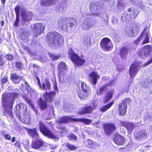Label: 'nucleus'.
Listing matches in <instances>:
<instances>
[{
  "instance_id": "nucleus-1",
  "label": "nucleus",
  "mask_w": 152,
  "mask_h": 152,
  "mask_svg": "<svg viewBox=\"0 0 152 152\" xmlns=\"http://www.w3.org/2000/svg\"><path fill=\"white\" fill-rule=\"evenodd\" d=\"M45 39L46 42L51 46H60L64 44V37L55 31L48 32Z\"/></svg>"
},
{
  "instance_id": "nucleus-2",
  "label": "nucleus",
  "mask_w": 152,
  "mask_h": 152,
  "mask_svg": "<svg viewBox=\"0 0 152 152\" xmlns=\"http://www.w3.org/2000/svg\"><path fill=\"white\" fill-rule=\"evenodd\" d=\"M75 122H81L86 125H89L91 123L92 120L91 119L84 118H75L68 116L65 115L60 117L56 121V123L58 125L61 124H67L68 123Z\"/></svg>"
},
{
  "instance_id": "nucleus-3",
  "label": "nucleus",
  "mask_w": 152,
  "mask_h": 152,
  "mask_svg": "<svg viewBox=\"0 0 152 152\" xmlns=\"http://www.w3.org/2000/svg\"><path fill=\"white\" fill-rule=\"evenodd\" d=\"M45 101L40 98L39 99V105L40 109L42 110H45L47 108L46 102L51 103L53 101L56 95V92L54 91H50L49 92L46 91L43 94Z\"/></svg>"
},
{
  "instance_id": "nucleus-4",
  "label": "nucleus",
  "mask_w": 152,
  "mask_h": 152,
  "mask_svg": "<svg viewBox=\"0 0 152 152\" xmlns=\"http://www.w3.org/2000/svg\"><path fill=\"white\" fill-rule=\"evenodd\" d=\"M69 55L70 56L71 60L77 66H82L85 64V59L79 56L72 51V49L69 53Z\"/></svg>"
},
{
  "instance_id": "nucleus-5",
  "label": "nucleus",
  "mask_w": 152,
  "mask_h": 152,
  "mask_svg": "<svg viewBox=\"0 0 152 152\" xmlns=\"http://www.w3.org/2000/svg\"><path fill=\"white\" fill-rule=\"evenodd\" d=\"M131 101L130 98H126L118 104V111L120 115L124 116L126 115L127 108V105L129 104Z\"/></svg>"
},
{
  "instance_id": "nucleus-6",
  "label": "nucleus",
  "mask_w": 152,
  "mask_h": 152,
  "mask_svg": "<svg viewBox=\"0 0 152 152\" xmlns=\"http://www.w3.org/2000/svg\"><path fill=\"white\" fill-rule=\"evenodd\" d=\"M80 87L81 90L77 93V96L81 99H86L91 93V89L84 82H81Z\"/></svg>"
},
{
  "instance_id": "nucleus-7",
  "label": "nucleus",
  "mask_w": 152,
  "mask_h": 152,
  "mask_svg": "<svg viewBox=\"0 0 152 152\" xmlns=\"http://www.w3.org/2000/svg\"><path fill=\"white\" fill-rule=\"evenodd\" d=\"M100 46L103 50L110 51L113 48V45L109 38L107 37H104L100 42Z\"/></svg>"
},
{
  "instance_id": "nucleus-8",
  "label": "nucleus",
  "mask_w": 152,
  "mask_h": 152,
  "mask_svg": "<svg viewBox=\"0 0 152 152\" xmlns=\"http://www.w3.org/2000/svg\"><path fill=\"white\" fill-rule=\"evenodd\" d=\"M39 128L40 132L45 136L51 139L56 138V136L49 130L42 121H40L39 122Z\"/></svg>"
},
{
  "instance_id": "nucleus-9",
  "label": "nucleus",
  "mask_w": 152,
  "mask_h": 152,
  "mask_svg": "<svg viewBox=\"0 0 152 152\" xmlns=\"http://www.w3.org/2000/svg\"><path fill=\"white\" fill-rule=\"evenodd\" d=\"M14 103V99H11L9 97L8 94H4L1 97V103L4 108L8 107L13 109Z\"/></svg>"
},
{
  "instance_id": "nucleus-10",
  "label": "nucleus",
  "mask_w": 152,
  "mask_h": 152,
  "mask_svg": "<svg viewBox=\"0 0 152 152\" xmlns=\"http://www.w3.org/2000/svg\"><path fill=\"white\" fill-rule=\"evenodd\" d=\"M140 61H134L130 66L129 72V75L131 77L134 78L140 70L139 68L140 66Z\"/></svg>"
},
{
  "instance_id": "nucleus-11",
  "label": "nucleus",
  "mask_w": 152,
  "mask_h": 152,
  "mask_svg": "<svg viewBox=\"0 0 152 152\" xmlns=\"http://www.w3.org/2000/svg\"><path fill=\"white\" fill-rule=\"evenodd\" d=\"M151 47L150 45L145 46L141 49L138 50L137 53L138 56L142 58H145L148 56L150 54Z\"/></svg>"
},
{
  "instance_id": "nucleus-12",
  "label": "nucleus",
  "mask_w": 152,
  "mask_h": 152,
  "mask_svg": "<svg viewBox=\"0 0 152 152\" xmlns=\"http://www.w3.org/2000/svg\"><path fill=\"white\" fill-rule=\"evenodd\" d=\"M21 17L22 20L27 22L31 21L33 17V12L29 11L27 9H23L21 12Z\"/></svg>"
},
{
  "instance_id": "nucleus-13",
  "label": "nucleus",
  "mask_w": 152,
  "mask_h": 152,
  "mask_svg": "<svg viewBox=\"0 0 152 152\" xmlns=\"http://www.w3.org/2000/svg\"><path fill=\"white\" fill-rule=\"evenodd\" d=\"M45 28V26L42 23H37L34 24V36L35 37H37L38 36L41 34L43 33Z\"/></svg>"
},
{
  "instance_id": "nucleus-14",
  "label": "nucleus",
  "mask_w": 152,
  "mask_h": 152,
  "mask_svg": "<svg viewBox=\"0 0 152 152\" xmlns=\"http://www.w3.org/2000/svg\"><path fill=\"white\" fill-rule=\"evenodd\" d=\"M104 132L107 135H110L112 132L116 130V127L112 123L105 124L103 126Z\"/></svg>"
},
{
  "instance_id": "nucleus-15",
  "label": "nucleus",
  "mask_w": 152,
  "mask_h": 152,
  "mask_svg": "<svg viewBox=\"0 0 152 152\" xmlns=\"http://www.w3.org/2000/svg\"><path fill=\"white\" fill-rule=\"evenodd\" d=\"M113 141L116 144L121 146L125 144V139L124 136L119 134H115L113 138Z\"/></svg>"
},
{
  "instance_id": "nucleus-16",
  "label": "nucleus",
  "mask_w": 152,
  "mask_h": 152,
  "mask_svg": "<svg viewBox=\"0 0 152 152\" xmlns=\"http://www.w3.org/2000/svg\"><path fill=\"white\" fill-rule=\"evenodd\" d=\"M88 77L91 83L94 85L96 84L98 80L100 78V76L98 74L93 71L88 75Z\"/></svg>"
},
{
  "instance_id": "nucleus-17",
  "label": "nucleus",
  "mask_w": 152,
  "mask_h": 152,
  "mask_svg": "<svg viewBox=\"0 0 152 152\" xmlns=\"http://www.w3.org/2000/svg\"><path fill=\"white\" fill-rule=\"evenodd\" d=\"M44 143V141L41 139H36L32 141L31 146L33 148L38 150L42 147Z\"/></svg>"
},
{
  "instance_id": "nucleus-18",
  "label": "nucleus",
  "mask_w": 152,
  "mask_h": 152,
  "mask_svg": "<svg viewBox=\"0 0 152 152\" xmlns=\"http://www.w3.org/2000/svg\"><path fill=\"white\" fill-rule=\"evenodd\" d=\"M96 107L95 105L93 107L90 105L84 107L79 111V113L81 115L91 113Z\"/></svg>"
},
{
  "instance_id": "nucleus-19",
  "label": "nucleus",
  "mask_w": 152,
  "mask_h": 152,
  "mask_svg": "<svg viewBox=\"0 0 152 152\" xmlns=\"http://www.w3.org/2000/svg\"><path fill=\"white\" fill-rule=\"evenodd\" d=\"M25 107V104L23 103H21L17 104L15 106L14 110L16 116L19 119H21V116L20 115V111H23Z\"/></svg>"
},
{
  "instance_id": "nucleus-20",
  "label": "nucleus",
  "mask_w": 152,
  "mask_h": 152,
  "mask_svg": "<svg viewBox=\"0 0 152 152\" xmlns=\"http://www.w3.org/2000/svg\"><path fill=\"white\" fill-rule=\"evenodd\" d=\"M101 7L100 5L98 2H91L90 4L89 8L93 13H97V10Z\"/></svg>"
},
{
  "instance_id": "nucleus-21",
  "label": "nucleus",
  "mask_w": 152,
  "mask_h": 152,
  "mask_svg": "<svg viewBox=\"0 0 152 152\" xmlns=\"http://www.w3.org/2000/svg\"><path fill=\"white\" fill-rule=\"evenodd\" d=\"M27 133L29 136L32 138H38L39 134L37 132V129L34 128L33 129H26Z\"/></svg>"
},
{
  "instance_id": "nucleus-22",
  "label": "nucleus",
  "mask_w": 152,
  "mask_h": 152,
  "mask_svg": "<svg viewBox=\"0 0 152 152\" xmlns=\"http://www.w3.org/2000/svg\"><path fill=\"white\" fill-rule=\"evenodd\" d=\"M22 79V76H18L16 73L11 74L10 75V79L14 83L18 84Z\"/></svg>"
},
{
  "instance_id": "nucleus-23",
  "label": "nucleus",
  "mask_w": 152,
  "mask_h": 152,
  "mask_svg": "<svg viewBox=\"0 0 152 152\" xmlns=\"http://www.w3.org/2000/svg\"><path fill=\"white\" fill-rule=\"evenodd\" d=\"M66 65L63 61L60 62L58 65L57 69L59 74H61V72L66 69Z\"/></svg>"
},
{
  "instance_id": "nucleus-24",
  "label": "nucleus",
  "mask_w": 152,
  "mask_h": 152,
  "mask_svg": "<svg viewBox=\"0 0 152 152\" xmlns=\"http://www.w3.org/2000/svg\"><path fill=\"white\" fill-rule=\"evenodd\" d=\"M12 109H11L8 107L4 108V110L3 112L4 115L7 117L10 116L12 118H13L14 115L12 110Z\"/></svg>"
},
{
  "instance_id": "nucleus-25",
  "label": "nucleus",
  "mask_w": 152,
  "mask_h": 152,
  "mask_svg": "<svg viewBox=\"0 0 152 152\" xmlns=\"http://www.w3.org/2000/svg\"><path fill=\"white\" fill-rule=\"evenodd\" d=\"M114 101L113 100L108 104L102 106L99 109L100 111L102 112H104L107 111L112 107L114 104Z\"/></svg>"
},
{
  "instance_id": "nucleus-26",
  "label": "nucleus",
  "mask_w": 152,
  "mask_h": 152,
  "mask_svg": "<svg viewBox=\"0 0 152 152\" xmlns=\"http://www.w3.org/2000/svg\"><path fill=\"white\" fill-rule=\"evenodd\" d=\"M134 136L137 139H141L146 136V134L144 132L140 131L135 132L134 134Z\"/></svg>"
},
{
  "instance_id": "nucleus-27",
  "label": "nucleus",
  "mask_w": 152,
  "mask_h": 152,
  "mask_svg": "<svg viewBox=\"0 0 152 152\" xmlns=\"http://www.w3.org/2000/svg\"><path fill=\"white\" fill-rule=\"evenodd\" d=\"M66 151H72L76 150L77 147L75 145L70 143L67 142L65 143Z\"/></svg>"
},
{
  "instance_id": "nucleus-28",
  "label": "nucleus",
  "mask_w": 152,
  "mask_h": 152,
  "mask_svg": "<svg viewBox=\"0 0 152 152\" xmlns=\"http://www.w3.org/2000/svg\"><path fill=\"white\" fill-rule=\"evenodd\" d=\"M129 49L126 47H122L120 50V55L121 57L125 58L127 57L128 52Z\"/></svg>"
},
{
  "instance_id": "nucleus-29",
  "label": "nucleus",
  "mask_w": 152,
  "mask_h": 152,
  "mask_svg": "<svg viewBox=\"0 0 152 152\" xmlns=\"http://www.w3.org/2000/svg\"><path fill=\"white\" fill-rule=\"evenodd\" d=\"M113 94V90H110L107 92L105 97L104 101V102L107 103V102L112 98Z\"/></svg>"
},
{
  "instance_id": "nucleus-30",
  "label": "nucleus",
  "mask_w": 152,
  "mask_h": 152,
  "mask_svg": "<svg viewBox=\"0 0 152 152\" xmlns=\"http://www.w3.org/2000/svg\"><path fill=\"white\" fill-rule=\"evenodd\" d=\"M45 83H42V88L41 89H42L43 90H45L46 91L47 90H50V84L49 81L46 79L45 81Z\"/></svg>"
},
{
  "instance_id": "nucleus-31",
  "label": "nucleus",
  "mask_w": 152,
  "mask_h": 152,
  "mask_svg": "<svg viewBox=\"0 0 152 152\" xmlns=\"http://www.w3.org/2000/svg\"><path fill=\"white\" fill-rule=\"evenodd\" d=\"M109 85L108 84L103 85L102 86L99 88V91L97 92V94L98 95H101L104 93L107 90V86Z\"/></svg>"
},
{
  "instance_id": "nucleus-32",
  "label": "nucleus",
  "mask_w": 152,
  "mask_h": 152,
  "mask_svg": "<svg viewBox=\"0 0 152 152\" xmlns=\"http://www.w3.org/2000/svg\"><path fill=\"white\" fill-rule=\"evenodd\" d=\"M132 18L131 14H126L122 16L121 19L123 21H125L126 23L129 21Z\"/></svg>"
},
{
  "instance_id": "nucleus-33",
  "label": "nucleus",
  "mask_w": 152,
  "mask_h": 152,
  "mask_svg": "<svg viewBox=\"0 0 152 152\" xmlns=\"http://www.w3.org/2000/svg\"><path fill=\"white\" fill-rule=\"evenodd\" d=\"M85 145L88 148H92L94 145L93 142L90 139H88L85 142Z\"/></svg>"
},
{
  "instance_id": "nucleus-34",
  "label": "nucleus",
  "mask_w": 152,
  "mask_h": 152,
  "mask_svg": "<svg viewBox=\"0 0 152 152\" xmlns=\"http://www.w3.org/2000/svg\"><path fill=\"white\" fill-rule=\"evenodd\" d=\"M48 54L50 58L52 61L57 60L61 57L60 55H56L50 53H49Z\"/></svg>"
},
{
  "instance_id": "nucleus-35",
  "label": "nucleus",
  "mask_w": 152,
  "mask_h": 152,
  "mask_svg": "<svg viewBox=\"0 0 152 152\" xmlns=\"http://www.w3.org/2000/svg\"><path fill=\"white\" fill-rule=\"evenodd\" d=\"M126 128L128 131H131L134 129V125L132 123L128 122Z\"/></svg>"
},
{
  "instance_id": "nucleus-36",
  "label": "nucleus",
  "mask_w": 152,
  "mask_h": 152,
  "mask_svg": "<svg viewBox=\"0 0 152 152\" xmlns=\"http://www.w3.org/2000/svg\"><path fill=\"white\" fill-rule=\"evenodd\" d=\"M9 94V97L12 99H14L15 102V99L17 98L19 96V94L16 92H12Z\"/></svg>"
},
{
  "instance_id": "nucleus-37",
  "label": "nucleus",
  "mask_w": 152,
  "mask_h": 152,
  "mask_svg": "<svg viewBox=\"0 0 152 152\" xmlns=\"http://www.w3.org/2000/svg\"><path fill=\"white\" fill-rule=\"evenodd\" d=\"M67 137L70 140L77 141V137L73 133H70V134L67 136Z\"/></svg>"
},
{
  "instance_id": "nucleus-38",
  "label": "nucleus",
  "mask_w": 152,
  "mask_h": 152,
  "mask_svg": "<svg viewBox=\"0 0 152 152\" xmlns=\"http://www.w3.org/2000/svg\"><path fill=\"white\" fill-rule=\"evenodd\" d=\"M15 66L16 68L20 69H22V66H23V64L20 61L16 62H15Z\"/></svg>"
},
{
  "instance_id": "nucleus-39",
  "label": "nucleus",
  "mask_w": 152,
  "mask_h": 152,
  "mask_svg": "<svg viewBox=\"0 0 152 152\" xmlns=\"http://www.w3.org/2000/svg\"><path fill=\"white\" fill-rule=\"evenodd\" d=\"M16 16H19L20 7L19 5L16 6L14 8Z\"/></svg>"
},
{
  "instance_id": "nucleus-40",
  "label": "nucleus",
  "mask_w": 152,
  "mask_h": 152,
  "mask_svg": "<svg viewBox=\"0 0 152 152\" xmlns=\"http://www.w3.org/2000/svg\"><path fill=\"white\" fill-rule=\"evenodd\" d=\"M8 81V77L7 75H6L3 77L1 79V84H5Z\"/></svg>"
},
{
  "instance_id": "nucleus-41",
  "label": "nucleus",
  "mask_w": 152,
  "mask_h": 152,
  "mask_svg": "<svg viewBox=\"0 0 152 152\" xmlns=\"http://www.w3.org/2000/svg\"><path fill=\"white\" fill-rule=\"evenodd\" d=\"M14 145L16 148H18L19 149L21 148V144L20 140H18L16 141L14 144Z\"/></svg>"
},
{
  "instance_id": "nucleus-42",
  "label": "nucleus",
  "mask_w": 152,
  "mask_h": 152,
  "mask_svg": "<svg viewBox=\"0 0 152 152\" xmlns=\"http://www.w3.org/2000/svg\"><path fill=\"white\" fill-rule=\"evenodd\" d=\"M19 20V16H16V19L15 22L14 23L13 25L15 26H18Z\"/></svg>"
},
{
  "instance_id": "nucleus-43",
  "label": "nucleus",
  "mask_w": 152,
  "mask_h": 152,
  "mask_svg": "<svg viewBox=\"0 0 152 152\" xmlns=\"http://www.w3.org/2000/svg\"><path fill=\"white\" fill-rule=\"evenodd\" d=\"M5 56L7 60L11 61L13 59V56L10 54H7Z\"/></svg>"
},
{
  "instance_id": "nucleus-44",
  "label": "nucleus",
  "mask_w": 152,
  "mask_h": 152,
  "mask_svg": "<svg viewBox=\"0 0 152 152\" xmlns=\"http://www.w3.org/2000/svg\"><path fill=\"white\" fill-rule=\"evenodd\" d=\"M149 42V38L148 36H147L144 41L142 42V44H146Z\"/></svg>"
},
{
  "instance_id": "nucleus-45",
  "label": "nucleus",
  "mask_w": 152,
  "mask_h": 152,
  "mask_svg": "<svg viewBox=\"0 0 152 152\" xmlns=\"http://www.w3.org/2000/svg\"><path fill=\"white\" fill-rule=\"evenodd\" d=\"M142 38L141 36L139 37L137 39L134 40V43L136 45L138 44L141 41Z\"/></svg>"
},
{
  "instance_id": "nucleus-46",
  "label": "nucleus",
  "mask_w": 152,
  "mask_h": 152,
  "mask_svg": "<svg viewBox=\"0 0 152 152\" xmlns=\"http://www.w3.org/2000/svg\"><path fill=\"white\" fill-rule=\"evenodd\" d=\"M128 123L124 121H121L120 124L121 126H123L126 128Z\"/></svg>"
},
{
  "instance_id": "nucleus-47",
  "label": "nucleus",
  "mask_w": 152,
  "mask_h": 152,
  "mask_svg": "<svg viewBox=\"0 0 152 152\" xmlns=\"http://www.w3.org/2000/svg\"><path fill=\"white\" fill-rule=\"evenodd\" d=\"M4 137L5 138L9 140H10L11 139L10 136L8 134H5L4 135Z\"/></svg>"
},
{
  "instance_id": "nucleus-48",
  "label": "nucleus",
  "mask_w": 152,
  "mask_h": 152,
  "mask_svg": "<svg viewBox=\"0 0 152 152\" xmlns=\"http://www.w3.org/2000/svg\"><path fill=\"white\" fill-rule=\"evenodd\" d=\"M152 63V57L148 61L144 64V66H146Z\"/></svg>"
},
{
  "instance_id": "nucleus-49",
  "label": "nucleus",
  "mask_w": 152,
  "mask_h": 152,
  "mask_svg": "<svg viewBox=\"0 0 152 152\" xmlns=\"http://www.w3.org/2000/svg\"><path fill=\"white\" fill-rule=\"evenodd\" d=\"M56 9L58 11H62L64 10V7L62 6H60L58 8L57 7Z\"/></svg>"
},
{
  "instance_id": "nucleus-50",
  "label": "nucleus",
  "mask_w": 152,
  "mask_h": 152,
  "mask_svg": "<svg viewBox=\"0 0 152 152\" xmlns=\"http://www.w3.org/2000/svg\"><path fill=\"white\" fill-rule=\"evenodd\" d=\"M57 128L59 130H61L62 131H64L66 130V128L64 126H58Z\"/></svg>"
},
{
  "instance_id": "nucleus-51",
  "label": "nucleus",
  "mask_w": 152,
  "mask_h": 152,
  "mask_svg": "<svg viewBox=\"0 0 152 152\" xmlns=\"http://www.w3.org/2000/svg\"><path fill=\"white\" fill-rule=\"evenodd\" d=\"M23 49L24 50H26L28 53H30V50L28 47H25L23 48Z\"/></svg>"
},
{
  "instance_id": "nucleus-52",
  "label": "nucleus",
  "mask_w": 152,
  "mask_h": 152,
  "mask_svg": "<svg viewBox=\"0 0 152 152\" xmlns=\"http://www.w3.org/2000/svg\"><path fill=\"white\" fill-rule=\"evenodd\" d=\"M54 87L55 90H56H56H58V88H57V84H56V81H55L54 82Z\"/></svg>"
},
{
  "instance_id": "nucleus-53",
  "label": "nucleus",
  "mask_w": 152,
  "mask_h": 152,
  "mask_svg": "<svg viewBox=\"0 0 152 152\" xmlns=\"http://www.w3.org/2000/svg\"><path fill=\"white\" fill-rule=\"evenodd\" d=\"M37 82H38V85L39 86L40 88H42V86L41 85V83L40 82V80H39V81H37Z\"/></svg>"
},
{
  "instance_id": "nucleus-54",
  "label": "nucleus",
  "mask_w": 152,
  "mask_h": 152,
  "mask_svg": "<svg viewBox=\"0 0 152 152\" xmlns=\"http://www.w3.org/2000/svg\"><path fill=\"white\" fill-rule=\"evenodd\" d=\"M15 141V137H12V138L11 141L12 142H14Z\"/></svg>"
},
{
  "instance_id": "nucleus-55",
  "label": "nucleus",
  "mask_w": 152,
  "mask_h": 152,
  "mask_svg": "<svg viewBox=\"0 0 152 152\" xmlns=\"http://www.w3.org/2000/svg\"><path fill=\"white\" fill-rule=\"evenodd\" d=\"M69 26L72 27L74 26V24L73 22H70L69 23Z\"/></svg>"
},
{
  "instance_id": "nucleus-56",
  "label": "nucleus",
  "mask_w": 152,
  "mask_h": 152,
  "mask_svg": "<svg viewBox=\"0 0 152 152\" xmlns=\"http://www.w3.org/2000/svg\"><path fill=\"white\" fill-rule=\"evenodd\" d=\"M132 15H133V18L135 19L137 17V15H136L135 13H133Z\"/></svg>"
},
{
  "instance_id": "nucleus-57",
  "label": "nucleus",
  "mask_w": 152,
  "mask_h": 152,
  "mask_svg": "<svg viewBox=\"0 0 152 152\" xmlns=\"http://www.w3.org/2000/svg\"><path fill=\"white\" fill-rule=\"evenodd\" d=\"M1 3L2 4L4 5L5 3L6 0H1Z\"/></svg>"
},
{
  "instance_id": "nucleus-58",
  "label": "nucleus",
  "mask_w": 152,
  "mask_h": 152,
  "mask_svg": "<svg viewBox=\"0 0 152 152\" xmlns=\"http://www.w3.org/2000/svg\"><path fill=\"white\" fill-rule=\"evenodd\" d=\"M2 55H0V62L2 61Z\"/></svg>"
},
{
  "instance_id": "nucleus-59",
  "label": "nucleus",
  "mask_w": 152,
  "mask_h": 152,
  "mask_svg": "<svg viewBox=\"0 0 152 152\" xmlns=\"http://www.w3.org/2000/svg\"><path fill=\"white\" fill-rule=\"evenodd\" d=\"M4 64V62H2L0 63V66H3Z\"/></svg>"
},
{
  "instance_id": "nucleus-60",
  "label": "nucleus",
  "mask_w": 152,
  "mask_h": 152,
  "mask_svg": "<svg viewBox=\"0 0 152 152\" xmlns=\"http://www.w3.org/2000/svg\"><path fill=\"white\" fill-rule=\"evenodd\" d=\"M1 26H3L4 24V23L3 21L2 20L1 22Z\"/></svg>"
},
{
  "instance_id": "nucleus-61",
  "label": "nucleus",
  "mask_w": 152,
  "mask_h": 152,
  "mask_svg": "<svg viewBox=\"0 0 152 152\" xmlns=\"http://www.w3.org/2000/svg\"><path fill=\"white\" fill-rule=\"evenodd\" d=\"M25 85L27 86H29L28 84L26 82H25Z\"/></svg>"
},
{
  "instance_id": "nucleus-62",
  "label": "nucleus",
  "mask_w": 152,
  "mask_h": 152,
  "mask_svg": "<svg viewBox=\"0 0 152 152\" xmlns=\"http://www.w3.org/2000/svg\"><path fill=\"white\" fill-rule=\"evenodd\" d=\"M127 10L129 12H130L131 11V9L130 8H129Z\"/></svg>"
},
{
  "instance_id": "nucleus-63",
  "label": "nucleus",
  "mask_w": 152,
  "mask_h": 152,
  "mask_svg": "<svg viewBox=\"0 0 152 152\" xmlns=\"http://www.w3.org/2000/svg\"><path fill=\"white\" fill-rule=\"evenodd\" d=\"M36 78L37 81H39V80H40L39 79V77H36Z\"/></svg>"
},
{
  "instance_id": "nucleus-64",
  "label": "nucleus",
  "mask_w": 152,
  "mask_h": 152,
  "mask_svg": "<svg viewBox=\"0 0 152 152\" xmlns=\"http://www.w3.org/2000/svg\"><path fill=\"white\" fill-rule=\"evenodd\" d=\"M151 130L152 132V125L150 126Z\"/></svg>"
}]
</instances>
